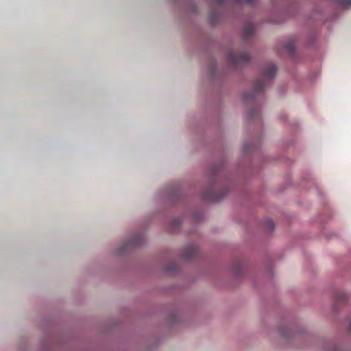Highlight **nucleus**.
Listing matches in <instances>:
<instances>
[{"label":"nucleus","mask_w":351,"mask_h":351,"mask_svg":"<svg viewBox=\"0 0 351 351\" xmlns=\"http://www.w3.org/2000/svg\"><path fill=\"white\" fill-rule=\"evenodd\" d=\"M276 66L272 62H267L263 64L260 69L259 77L256 81L252 93H245L243 99L245 101H250L263 93L267 88L274 81L276 75Z\"/></svg>","instance_id":"obj_1"},{"label":"nucleus","mask_w":351,"mask_h":351,"mask_svg":"<svg viewBox=\"0 0 351 351\" xmlns=\"http://www.w3.org/2000/svg\"><path fill=\"white\" fill-rule=\"evenodd\" d=\"M145 240L146 237L143 232H135L121 243V245L114 250V253L119 256L123 255L130 249L143 244Z\"/></svg>","instance_id":"obj_2"},{"label":"nucleus","mask_w":351,"mask_h":351,"mask_svg":"<svg viewBox=\"0 0 351 351\" xmlns=\"http://www.w3.org/2000/svg\"><path fill=\"white\" fill-rule=\"evenodd\" d=\"M228 64L234 68H238L248 63L250 56L247 53H235L230 50L227 53Z\"/></svg>","instance_id":"obj_3"},{"label":"nucleus","mask_w":351,"mask_h":351,"mask_svg":"<svg viewBox=\"0 0 351 351\" xmlns=\"http://www.w3.org/2000/svg\"><path fill=\"white\" fill-rule=\"evenodd\" d=\"M221 181V176L217 173L213 172V173L210 176L209 189H208V191H206V193L203 195V197L213 201H218L219 197H216L214 194L213 186Z\"/></svg>","instance_id":"obj_4"},{"label":"nucleus","mask_w":351,"mask_h":351,"mask_svg":"<svg viewBox=\"0 0 351 351\" xmlns=\"http://www.w3.org/2000/svg\"><path fill=\"white\" fill-rule=\"evenodd\" d=\"M198 252V247L196 244L186 245L182 252V256L185 260H190L195 257Z\"/></svg>","instance_id":"obj_5"},{"label":"nucleus","mask_w":351,"mask_h":351,"mask_svg":"<svg viewBox=\"0 0 351 351\" xmlns=\"http://www.w3.org/2000/svg\"><path fill=\"white\" fill-rule=\"evenodd\" d=\"M256 31L255 25L252 23H247L243 27V35L245 38L252 36Z\"/></svg>","instance_id":"obj_6"},{"label":"nucleus","mask_w":351,"mask_h":351,"mask_svg":"<svg viewBox=\"0 0 351 351\" xmlns=\"http://www.w3.org/2000/svg\"><path fill=\"white\" fill-rule=\"evenodd\" d=\"M259 116V112L256 109H251L247 113V119L250 120L253 118L258 117Z\"/></svg>","instance_id":"obj_7"},{"label":"nucleus","mask_w":351,"mask_h":351,"mask_svg":"<svg viewBox=\"0 0 351 351\" xmlns=\"http://www.w3.org/2000/svg\"><path fill=\"white\" fill-rule=\"evenodd\" d=\"M338 3L343 8H348L351 6V0H339Z\"/></svg>","instance_id":"obj_8"},{"label":"nucleus","mask_w":351,"mask_h":351,"mask_svg":"<svg viewBox=\"0 0 351 351\" xmlns=\"http://www.w3.org/2000/svg\"><path fill=\"white\" fill-rule=\"evenodd\" d=\"M165 269L167 272L172 273L177 269V267L174 263H172L167 267Z\"/></svg>","instance_id":"obj_9"},{"label":"nucleus","mask_w":351,"mask_h":351,"mask_svg":"<svg viewBox=\"0 0 351 351\" xmlns=\"http://www.w3.org/2000/svg\"><path fill=\"white\" fill-rule=\"evenodd\" d=\"M218 3H223L225 0H216ZM234 1L236 2H238V3H243V2H245V3H253L255 0H234Z\"/></svg>","instance_id":"obj_10"},{"label":"nucleus","mask_w":351,"mask_h":351,"mask_svg":"<svg viewBox=\"0 0 351 351\" xmlns=\"http://www.w3.org/2000/svg\"><path fill=\"white\" fill-rule=\"evenodd\" d=\"M347 298V294L344 292H342V293H340L337 297V300H344Z\"/></svg>","instance_id":"obj_11"},{"label":"nucleus","mask_w":351,"mask_h":351,"mask_svg":"<svg viewBox=\"0 0 351 351\" xmlns=\"http://www.w3.org/2000/svg\"><path fill=\"white\" fill-rule=\"evenodd\" d=\"M267 223L269 228L273 229L274 228V223L271 219H268Z\"/></svg>","instance_id":"obj_12"},{"label":"nucleus","mask_w":351,"mask_h":351,"mask_svg":"<svg viewBox=\"0 0 351 351\" xmlns=\"http://www.w3.org/2000/svg\"><path fill=\"white\" fill-rule=\"evenodd\" d=\"M278 332H279V334L283 337H287V334L286 332L284 331L283 328H280L279 330H278Z\"/></svg>","instance_id":"obj_13"},{"label":"nucleus","mask_w":351,"mask_h":351,"mask_svg":"<svg viewBox=\"0 0 351 351\" xmlns=\"http://www.w3.org/2000/svg\"><path fill=\"white\" fill-rule=\"evenodd\" d=\"M175 223H176V226H179L180 223H181V221H180V219H177L175 221Z\"/></svg>","instance_id":"obj_14"},{"label":"nucleus","mask_w":351,"mask_h":351,"mask_svg":"<svg viewBox=\"0 0 351 351\" xmlns=\"http://www.w3.org/2000/svg\"><path fill=\"white\" fill-rule=\"evenodd\" d=\"M348 328L349 330L351 332V321L349 322Z\"/></svg>","instance_id":"obj_15"},{"label":"nucleus","mask_w":351,"mask_h":351,"mask_svg":"<svg viewBox=\"0 0 351 351\" xmlns=\"http://www.w3.org/2000/svg\"><path fill=\"white\" fill-rule=\"evenodd\" d=\"M319 71H317V72H316V76H318V75H319Z\"/></svg>","instance_id":"obj_16"}]
</instances>
